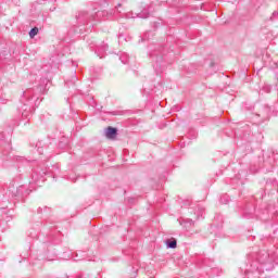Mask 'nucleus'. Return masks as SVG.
<instances>
[{"instance_id":"f257e3e1","label":"nucleus","mask_w":278,"mask_h":278,"mask_svg":"<svg viewBox=\"0 0 278 278\" xmlns=\"http://www.w3.org/2000/svg\"><path fill=\"white\" fill-rule=\"evenodd\" d=\"M116 136H118V129L112 126L105 129V138H108V140H116Z\"/></svg>"},{"instance_id":"f03ea898","label":"nucleus","mask_w":278,"mask_h":278,"mask_svg":"<svg viewBox=\"0 0 278 278\" xmlns=\"http://www.w3.org/2000/svg\"><path fill=\"white\" fill-rule=\"evenodd\" d=\"M29 36L31 38H34L35 36H38V27H35V28L30 29Z\"/></svg>"},{"instance_id":"7ed1b4c3","label":"nucleus","mask_w":278,"mask_h":278,"mask_svg":"<svg viewBox=\"0 0 278 278\" xmlns=\"http://www.w3.org/2000/svg\"><path fill=\"white\" fill-rule=\"evenodd\" d=\"M168 248H169V249H175V241H170V242L168 243Z\"/></svg>"}]
</instances>
